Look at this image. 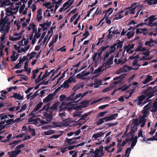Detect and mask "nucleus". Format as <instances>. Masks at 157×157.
<instances>
[{"label": "nucleus", "mask_w": 157, "mask_h": 157, "mask_svg": "<svg viewBox=\"0 0 157 157\" xmlns=\"http://www.w3.org/2000/svg\"><path fill=\"white\" fill-rule=\"evenodd\" d=\"M21 4L20 3H15L11 5L10 8H7L6 10V14L3 20H0V32H2L3 30L6 32H8L10 28V25L7 24L9 19L10 18H15L13 15L16 14L18 11L19 6Z\"/></svg>", "instance_id": "nucleus-1"}, {"label": "nucleus", "mask_w": 157, "mask_h": 157, "mask_svg": "<svg viewBox=\"0 0 157 157\" xmlns=\"http://www.w3.org/2000/svg\"><path fill=\"white\" fill-rule=\"evenodd\" d=\"M28 44V40L23 39L19 42L17 45H15L14 48L18 53H25L29 48L30 45Z\"/></svg>", "instance_id": "nucleus-2"}, {"label": "nucleus", "mask_w": 157, "mask_h": 157, "mask_svg": "<svg viewBox=\"0 0 157 157\" xmlns=\"http://www.w3.org/2000/svg\"><path fill=\"white\" fill-rule=\"evenodd\" d=\"M59 100L62 102L61 105L60 106L59 112L64 109H67L70 110L73 109L72 103L69 101L68 97L64 95H61L59 96Z\"/></svg>", "instance_id": "nucleus-3"}, {"label": "nucleus", "mask_w": 157, "mask_h": 157, "mask_svg": "<svg viewBox=\"0 0 157 157\" xmlns=\"http://www.w3.org/2000/svg\"><path fill=\"white\" fill-rule=\"evenodd\" d=\"M143 6L141 5L138 6L136 2H135L131 4L130 6L125 9V10L129 9V13L132 14H135V12H137L136 13V15L134 16V18L137 17L139 14V12L140 11Z\"/></svg>", "instance_id": "nucleus-4"}, {"label": "nucleus", "mask_w": 157, "mask_h": 157, "mask_svg": "<svg viewBox=\"0 0 157 157\" xmlns=\"http://www.w3.org/2000/svg\"><path fill=\"white\" fill-rule=\"evenodd\" d=\"M137 130V127L131 126V130L128 134V136H130V137H131V140H132V143L131 146V147H130L131 148V150L132 149H133V147L136 145L137 142V136L134 137V135H133V133L136 132Z\"/></svg>", "instance_id": "nucleus-5"}, {"label": "nucleus", "mask_w": 157, "mask_h": 157, "mask_svg": "<svg viewBox=\"0 0 157 157\" xmlns=\"http://www.w3.org/2000/svg\"><path fill=\"white\" fill-rule=\"evenodd\" d=\"M156 102H155L153 105H152V103H149L146 105L143 110V113H144V115H148L149 111H151L153 112H155L157 109V103Z\"/></svg>", "instance_id": "nucleus-6"}, {"label": "nucleus", "mask_w": 157, "mask_h": 157, "mask_svg": "<svg viewBox=\"0 0 157 157\" xmlns=\"http://www.w3.org/2000/svg\"><path fill=\"white\" fill-rule=\"evenodd\" d=\"M149 90V89H146L143 92V94H143L139 97L138 99L136 101L138 105H141L143 102L142 101L144 99H149L153 96V93L150 92Z\"/></svg>", "instance_id": "nucleus-7"}, {"label": "nucleus", "mask_w": 157, "mask_h": 157, "mask_svg": "<svg viewBox=\"0 0 157 157\" xmlns=\"http://www.w3.org/2000/svg\"><path fill=\"white\" fill-rule=\"evenodd\" d=\"M156 19V18L155 17V16H152L145 20V23L144 24L142 23L140 24L137 25L136 27L137 28L140 26H142L144 24H146L147 25H149L150 26L156 25V26L157 27V24L155 22V20ZM156 29L157 33V28H156Z\"/></svg>", "instance_id": "nucleus-8"}, {"label": "nucleus", "mask_w": 157, "mask_h": 157, "mask_svg": "<svg viewBox=\"0 0 157 157\" xmlns=\"http://www.w3.org/2000/svg\"><path fill=\"white\" fill-rule=\"evenodd\" d=\"M104 147L100 146L99 148L96 149L93 152V157H102L105 154L104 151L103 150Z\"/></svg>", "instance_id": "nucleus-9"}, {"label": "nucleus", "mask_w": 157, "mask_h": 157, "mask_svg": "<svg viewBox=\"0 0 157 157\" xmlns=\"http://www.w3.org/2000/svg\"><path fill=\"white\" fill-rule=\"evenodd\" d=\"M45 119L46 121L45 120H41L39 118H36L35 119V123L37 122V123H40L42 124H47L49 121H51L52 118V117L51 115H47L45 116V118H44Z\"/></svg>", "instance_id": "nucleus-10"}, {"label": "nucleus", "mask_w": 157, "mask_h": 157, "mask_svg": "<svg viewBox=\"0 0 157 157\" xmlns=\"http://www.w3.org/2000/svg\"><path fill=\"white\" fill-rule=\"evenodd\" d=\"M123 56L121 53V50L120 49L118 53L116 56V58L114 60V62L117 64H123L125 62V61L121 59Z\"/></svg>", "instance_id": "nucleus-11"}, {"label": "nucleus", "mask_w": 157, "mask_h": 157, "mask_svg": "<svg viewBox=\"0 0 157 157\" xmlns=\"http://www.w3.org/2000/svg\"><path fill=\"white\" fill-rule=\"evenodd\" d=\"M149 55V52H146L142 53L139 54L136 56V58H138L140 60H144L147 59H150L154 57L153 56L150 58H147V57Z\"/></svg>", "instance_id": "nucleus-12"}, {"label": "nucleus", "mask_w": 157, "mask_h": 157, "mask_svg": "<svg viewBox=\"0 0 157 157\" xmlns=\"http://www.w3.org/2000/svg\"><path fill=\"white\" fill-rule=\"evenodd\" d=\"M14 123V121L13 119H10L7 120H5L4 121L0 122V127H2L0 129V131L5 127H7V126L9 124Z\"/></svg>", "instance_id": "nucleus-13"}, {"label": "nucleus", "mask_w": 157, "mask_h": 157, "mask_svg": "<svg viewBox=\"0 0 157 157\" xmlns=\"http://www.w3.org/2000/svg\"><path fill=\"white\" fill-rule=\"evenodd\" d=\"M8 32H6L5 30H3L2 32L3 33L2 36L0 38L1 41L0 42V56H2V50L4 47V46L3 45V40L5 39V36L6 34Z\"/></svg>", "instance_id": "nucleus-14"}, {"label": "nucleus", "mask_w": 157, "mask_h": 157, "mask_svg": "<svg viewBox=\"0 0 157 157\" xmlns=\"http://www.w3.org/2000/svg\"><path fill=\"white\" fill-rule=\"evenodd\" d=\"M42 103L40 102L38 104L36 105L35 108L31 112V115H33V117L39 116H40V115H39V114L41 112L38 113L39 111L37 113H36V112L42 106Z\"/></svg>", "instance_id": "nucleus-15"}, {"label": "nucleus", "mask_w": 157, "mask_h": 157, "mask_svg": "<svg viewBox=\"0 0 157 157\" xmlns=\"http://www.w3.org/2000/svg\"><path fill=\"white\" fill-rule=\"evenodd\" d=\"M134 45L132 44H129L128 46H125L124 47V50L123 51H122L121 50L122 56L124 55L125 51H126V53H129V54L132 53L133 52V51L131 50L130 52H129L134 48Z\"/></svg>", "instance_id": "nucleus-16"}, {"label": "nucleus", "mask_w": 157, "mask_h": 157, "mask_svg": "<svg viewBox=\"0 0 157 157\" xmlns=\"http://www.w3.org/2000/svg\"><path fill=\"white\" fill-rule=\"evenodd\" d=\"M124 12V10H121L117 14L114 15L113 17V21L118 20L124 17V15L122 14Z\"/></svg>", "instance_id": "nucleus-17"}, {"label": "nucleus", "mask_w": 157, "mask_h": 157, "mask_svg": "<svg viewBox=\"0 0 157 157\" xmlns=\"http://www.w3.org/2000/svg\"><path fill=\"white\" fill-rule=\"evenodd\" d=\"M143 115L142 116L140 117L139 122V124H141V128L143 127L145 125L147 120L145 118L147 115H144V113H143Z\"/></svg>", "instance_id": "nucleus-18"}, {"label": "nucleus", "mask_w": 157, "mask_h": 157, "mask_svg": "<svg viewBox=\"0 0 157 157\" xmlns=\"http://www.w3.org/2000/svg\"><path fill=\"white\" fill-rule=\"evenodd\" d=\"M113 63V57H112L108 59L106 62L102 64L106 69L108 67H111Z\"/></svg>", "instance_id": "nucleus-19"}, {"label": "nucleus", "mask_w": 157, "mask_h": 157, "mask_svg": "<svg viewBox=\"0 0 157 157\" xmlns=\"http://www.w3.org/2000/svg\"><path fill=\"white\" fill-rule=\"evenodd\" d=\"M121 82L120 80H119L118 81H116L114 82L113 83L111 84L108 87L104 89L102 91L103 92H106L109 90H112V89L114 87L115 85Z\"/></svg>", "instance_id": "nucleus-20"}, {"label": "nucleus", "mask_w": 157, "mask_h": 157, "mask_svg": "<svg viewBox=\"0 0 157 157\" xmlns=\"http://www.w3.org/2000/svg\"><path fill=\"white\" fill-rule=\"evenodd\" d=\"M105 132H101L94 134L92 136V138L95 140H98L100 138L104 135Z\"/></svg>", "instance_id": "nucleus-21"}, {"label": "nucleus", "mask_w": 157, "mask_h": 157, "mask_svg": "<svg viewBox=\"0 0 157 157\" xmlns=\"http://www.w3.org/2000/svg\"><path fill=\"white\" fill-rule=\"evenodd\" d=\"M100 56L98 55L97 52H96L94 54V56L92 57V59L94 63H95V65L94 66L95 67L97 66V64L100 61Z\"/></svg>", "instance_id": "nucleus-22"}, {"label": "nucleus", "mask_w": 157, "mask_h": 157, "mask_svg": "<svg viewBox=\"0 0 157 157\" xmlns=\"http://www.w3.org/2000/svg\"><path fill=\"white\" fill-rule=\"evenodd\" d=\"M106 69L104 67V66L102 65L101 67H99L97 69H96L94 72V74H98L97 75H95V77H97L99 75L101 74L102 72Z\"/></svg>", "instance_id": "nucleus-23"}, {"label": "nucleus", "mask_w": 157, "mask_h": 157, "mask_svg": "<svg viewBox=\"0 0 157 157\" xmlns=\"http://www.w3.org/2000/svg\"><path fill=\"white\" fill-rule=\"evenodd\" d=\"M75 93H72L70 96L68 97L69 101H72L71 102L72 103V106H73V105H74L73 103H77L79 101V100L76 101L75 96Z\"/></svg>", "instance_id": "nucleus-24"}, {"label": "nucleus", "mask_w": 157, "mask_h": 157, "mask_svg": "<svg viewBox=\"0 0 157 157\" xmlns=\"http://www.w3.org/2000/svg\"><path fill=\"white\" fill-rule=\"evenodd\" d=\"M58 71V69H57L56 71L55 72H54L55 71V70L54 69H53L52 70H51L50 71L48 72L47 70H46L45 71V74L43 75L42 77V79H44L46 78L47 77H48V76H49L51 73H53L52 75V76H53L54 75V74H55V73L56 72H57Z\"/></svg>", "instance_id": "nucleus-25"}, {"label": "nucleus", "mask_w": 157, "mask_h": 157, "mask_svg": "<svg viewBox=\"0 0 157 157\" xmlns=\"http://www.w3.org/2000/svg\"><path fill=\"white\" fill-rule=\"evenodd\" d=\"M21 152V150H19L8 151V155L10 156L9 157H15L17 154Z\"/></svg>", "instance_id": "nucleus-26"}, {"label": "nucleus", "mask_w": 157, "mask_h": 157, "mask_svg": "<svg viewBox=\"0 0 157 157\" xmlns=\"http://www.w3.org/2000/svg\"><path fill=\"white\" fill-rule=\"evenodd\" d=\"M42 14V10L40 8L39 9L37 10L36 13V20L37 21H39L42 20L43 17Z\"/></svg>", "instance_id": "nucleus-27"}, {"label": "nucleus", "mask_w": 157, "mask_h": 157, "mask_svg": "<svg viewBox=\"0 0 157 157\" xmlns=\"http://www.w3.org/2000/svg\"><path fill=\"white\" fill-rule=\"evenodd\" d=\"M74 120H72L71 118H67L63 120L62 121L63 124V126H68L71 123L74 122Z\"/></svg>", "instance_id": "nucleus-28"}, {"label": "nucleus", "mask_w": 157, "mask_h": 157, "mask_svg": "<svg viewBox=\"0 0 157 157\" xmlns=\"http://www.w3.org/2000/svg\"><path fill=\"white\" fill-rule=\"evenodd\" d=\"M58 8L57 6H56V5L53 2L48 7V9L50 10L51 14H53L56 12Z\"/></svg>", "instance_id": "nucleus-29"}, {"label": "nucleus", "mask_w": 157, "mask_h": 157, "mask_svg": "<svg viewBox=\"0 0 157 157\" xmlns=\"http://www.w3.org/2000/svg\"><path fill=\"white\" fill-rule=\"evenodd\" d=\"M132 67H129L128 65H125L120 68L119 71L120 73H123L130 71Z\"/></svg>", "instance_id": "nucleus-30"}, {"label": "nucleus", "mask_w": 157, "mask_h": 157, "mask_svg": "<svg viewBox=\"0 0 157 157\" xmlns=\"http://www.w3.org/2000/svg\"><path fill=\"white\" fill-rule=\"evenodd\" d=\"M20 3L21 5L19 6H20L19 9V13L25 15L26 14L27 12V9L25 7V4H23L22 6H21V2H19Z\"/></svg>", "instance_id": "nucleus-31"}, {"label": "nucleus", "mask_w": 157, "mask_h": 157, "mask_svg": "<svg viewBox=\"0 0 157 157\" xmlns=\"http://www.w3.org/2000/svg\"><path fill=\"white\" fill-rule=\"evenodd\" d=\"M51 24V23L47 22L43 24H40L39 26L41 27L44 31H45L47 30L48 28L50 27Z\"/></svg>", "instance_id": "nucleus-32"}, {"label": "nucleus", "mask_w": 157, "mask_h": 157, "mask_svg": "<svg viewBox=\"0 0 157 157\" xmlns=\"http://www.w3.org/2000/svg\"><path fill=\"white\" fill-rule=\"evenodd\" d=\"M44 66L42 68H37L36 70H33L32 71V75L31 76V78L32 79H35L36 77L37 74L39 72L40 70H43L45 67Z\"/></svg>", "instance_id": "nucleus-33"}, {"label": "nucleus", "mask_w": 157, "mask_h": 157, "mask_svg": "<svg viewBox=\"0 0 157 157\" xmlns=\"http://www.w3.org/2000/svg\"><path fill=\"white\" fill-rule=\"evenodd\" d=\"M27 29L28 30L30 31L32 30L33 33L37 30V28L36 27V25L33 23H30L28 26L27 27Z\"/></svg>", "instance_id": "nucleus-34"}, {"label": "nucleus", "mask_w": 157, "mask_h": 157, "mask_svg": "<svg viewBox=\"0 0 157 157\" xmlns=\"http://www.w3.org/2000/svg\"><path fill=\"white\" fill-rule=\"evenodd\" d=\"M147 29L144 28L142 29H137L136 32L137 33H143L144 35H146L147 33Z\"/></svg>", "instance_id": "nucleus-35"}, {"label": "nucleus", "mask_w": 157, "mask_h": 157, "mask_svg": "<svg viewBox=\"0 0 157 157\" xmlns=\"http://www.w3.org/2000/svg\"><path fill=\"white\" fill-rule=\"evenodd\" d=\"M157 44V41L152 39H150L149 41H146L145 43V44L146 45L150 46L154 45Z\"/></svg>", "instance_id": "nucleus-36"}, {"label": "nucleus", "mask_w": 157, "mask_h": 157, "mask_svg": "<svg viewBox=\"0 0 157 157\" xmlns=\"http://www.w3.org/2000/svg\"><path fill=\"white\" fill-rule=\"evenodd\" d=\"M45 43L44 41L42 40V39H40L37 43L38 44L37 45L40 47L41 49H44L45 48L46 44H47L46 43L45 44Z\"/></svg>", "instance_id": "nucleus-37"}, {"label": "nucleus", "mask_w": 157, "mask_h": 157, "mask_svg": "<svg viewBox=\"0 0 157 157\" xmlns=\"http://www.w3.org/2000/svg\"><path fill=\"white\" fill-rule=\"evenodd\" d=\"M138 62V60L136 59L133 60L132 63L133 67H132V69L136 70L140 66V65L137 63Z\"/></svg>", "instance_id": "nucleus-38"}, {"label": "nucleus", "mask_w": 157, "mask_h": 157, "mask_svg": "<svg viewBox=\"0 0 157 157\" xmlns=\"http://www.w3.org/2000/svg\"><path fill=\"white\" fill-rule=\"evenodd\" d=\"M113 11V9L111 8H110L108 10L104 11L103 13H105L104 17H105L106 16L108 17L112 13Z\"/></svg>", "instance_id": "nucleus-39"}, {"label": "nucleus", "mask_w": 157, "mask_h": 157, "mask_svg": "<svg viewBox=\"0 0 157 157\" xmlns=\"http://www.w3.org/2000/svg\"><path fill=\"white\" fill-rule=\"evenodd\" d=\"M103 99H104L105 100H109L110 99V98L108 97H106L103 98H100L97 100H95L91 103V104L92 105L98 102L102 101Z\"/></svg>", "instance_id": "nucleus-40"}, {"label": "nucleus", "mask_w": 157, "mask_h": 157, "mask_svg": "<svg viewBox=\"0 0 157 157\" xmlns=\"http://www.w3.org/2000/svg\"><path fill=\"white\" fill-rule=\"evenodd\" d=\"M54 95L52 94H50L43 100L44 102H48L53 98Z\"/></svg>", "instance_id": "nucleus-41"}, {"label": "nucleus", "mask_w": 157, "mask_h": 157, "mask_svg": "<svg viewBox=\"0 0 157 157\" xmlns=\"http://www.w3.org/2000/svg\"><path fill=\"white\" fill-rule=\"evenodd\" d=\"M94 88H97L101 85L102 80L99 79H95L94 81Z\"/></svg>", "instance_id": "nucleus-42"}, {"label": "nucleus", "mask_w": 157, "mask_h": 157, "mask_svg": "<svg viewBox=\"0 0 157 157\" xmlns=\"http://www.w3.org/2000/svg\"><path fill=\"white\" fill-rule=\"evenodd\" d=\"M37 54L36 52L34 51L28 54L27 55V59H31L33 57L36 56Z\"/></svg>", "instance_id": "nucleus-43"}, {"label": "nucleus", "mask_w": 157, "mask_h": 157, "mask_svg": "<svg viewBox=\"0 0 157 157\" xmlns=\"http://www.w3.org/2000/svg\"><path fill=\"white\" fill-rule=\"evenodd\" d=\"M19 55L15 52H13V54L11 56L10 58L12 61L15 62L18 58Z\"/></svg>", "instance_id": "nucleus-44"}, {"label": "nucleus", "mask_w": 157, "mask_h": 157, "mask_svg": "<svg viewBox=\"0 0 157 157\" xmlns=\"http://www.w3.org/2000/svg\"><path fill=\"white\" fill-rule=\"evenodd\" d=\"M55 29V27H51L49 30H48L47 34L49 36L48 41H47L46 44L48 43L49 40L50 39L51 37L53 35V30Z\"/></svg>", "instance_id": "nucleus-45"}, {"label": "nucleus", "mask_w": 157, "mask_h": 157, "mask_svg": "<svg viewBox=\"0 0 157 157\" xmlns=\"http://www.w3.org/2000/svg\"><path fill=\"white\" fill-rule=\"evenodd\" d=\"M65 141L67 142V143L70 145L74 144L76 142V141L74 140V139H73V138L71 139L66 138L65 139Z\"/></svg>", "instance_id": "nucleus-46"}, {"label": "nucleus", "mask_w": 157, "mask_h": 157, "mask_svg": "<svg viewBox=\"0 0 157 157\" xmlns=\"http://www.w3.org/2000/svg\"><path fill=\"white\" fill-rule=\"evenodd\" d=\"M12 97L19 100H21L23 99V97L21 95L20 93H14Z\"/></svg>", "instance_id": "nucleus-47"}, {"label": "nucleus", "mask_w": 157, "mask_h": 157, "mask_svg": "<svg viewBox=\"0 0 157 157\" xmlns=\"http://www.w3.org/2000/svg\"><path fill=\"white\" fill-rule=\"evenodd\" d=\"M152 77L151 76L148 75L147 76L145 79L143 81L142 83L144 84L148 83L149 81L152 80Z\"/></svg>", "instance_id": "nucleus-48"}, {"label": "nucleus", "mask_w": 157, "mask_h": 157, "mask_svg": "<svg viewBox=\"0 0 157 157\" xmlns=\"http://www.w3.org/2000/svg\"><path fill=\"white\" fill-rule=\"evenodd\" d=\"M115 144L116 143L114 142H113L111 144H109V145L105 147L104 149L105 150L109 152V149L111 147H113Z\"/></svg>", "instance_id": "nucleus-49"}, {"label": "nucleus", "mask_w": 157, "mask_h": 157, "mask_svg": "<svg viewBox=\"0 0 157 157\" xmlns=\"http://www.w3.org/2000/svg\"><path fill=\"white\" fill-rule=\"evenodd\" d=\"M75 0H69L67 2H65L64 4L66 6V8L68 9L69 8L72 4L73 3Z\"/></svg>", "instance_id": "nucleus-50"}, {"label": "nucleus", "mask_w": 157, "mask_h": 157, "mask_svg": "<svg viewBox=\"0 0 157 157\" xmlns=\"http://www.w3.org/2000/svg\"><path fill=\"white\" fill-rule=\"evenodd\" d=\"M11 5V4L9 0H5L1 3L0 7H2L5 6H9Z\"/></svg>", "instance_id": "nucleus-51"}, {"label": "nucleus", "mask_w": 157, "mask_h": 157, "mask_svg": "<svg viewBox=\"0 0 157 157\" xmlns=\"http://www.w3.org/2000/svg\"><path fill=\"white\" fill-rule=\"evenodd\" d=\"M17 76H19L21 79L19 80L20 81H22L24 80L25 81H27L28 79L27 76L24 75L20 74L17 75Z\"/></svg>", "instance_id": "nucleus-52"}, {"label": "nucleus", "mask_w": 157, "mask_h": 157, "mask_svg": "<svg viewBox=\"0 0 157 157\" xmlns=\"http://www.w3.org/2000/svg\"><path fill=\"white\" fill-rule=\"evenodd\" d=\"M57 39L58 35L56 37H52V41L48 44L49 47H51V46H53V44L56 42Z\"/></svg>", "instance_id": "nucleus-53"}, {"label": "nucleus", "mask_w": 157, "mask_h": 157, "mask_svg": "<svg viewBox=\"0 0 157 157\" xmlns=\"http://www.w3.org/2000/svg\"><path fill=\"white\" fill-rule=\"evenodd\" d=\"M30 18L27 19L25 21L22 23V25L23 29H24V28L27 27V25L29 24L30 21Z\"/></svg>", "instance_id": "nucleus-54"}, {"label": "nucleus", "mask_w": 157, "mask_h": 157, "mask_svg": "<svg viewBox=\"0 0 157 157\" xmlns=\"http://www.w3.org/2000/svg\"><path fill=\"white\" fill-rule=\"evenodd\" d=\"M49 104L48 103L46 104L45 106L43 107L42 109H40L38 113L41 112L43 111H44L45 112L48 111L49 108Z\"/></svg>", "instance_id": "nucleus-55"}, {"label": "nucleus", "mask_w": 157, "mask_h": 157, "mask_svg": "<svg viewBox=\"0 0 157 157\" xmlns=\"http://www.w3.org/2000/svg\"><path fill=\"white\" fill-rule=\"evenodd\" d=\"M146 48L143 47L141 45H139L135 50L136 52L140 51L143 52L145 50Z\"/></svg>", "instance_id": "nucleus-56"}, {"label": "nucleus", "mask_w": 157, "mask_h": 157, "mask_svg": "<svg viewBox=\"0 0 157 157\" xmlns=\"http://www.w3.org/2000/svg\"><path fill=\"white\" fill-rule=\"evenodd\" d=\"M55 133L54 130L52 129H50L48 131H44V134L46 135H49Z\"/></svg>", "instance_id": "nucleus-57"}, {"label": "nucleus", "mask_w": 157, "mask_h": 157, "mask_svg": "<svg viewBox=\"0 0 157 157\" xmlns=\"http://www.w3.org/2000/svg\"><path fill=\"white\" fill-rule=\"evenodd\" d=\"M50 12V11L48 10H47L45 11L44 12V16L45 17H49L52 16Z\"/></svg>", "instance_id": "nucleus-58"}, {"label": "nucleus", "mask_w": 157, "mask_h": 157, "mask_svg": "<svg viewBox=\"0 0 157 157\" xmlns=\"http://www.w3.org/2000/svg\"><path fill=\"white\" fill-rule=\"evenodd\" d=\"M14 34L13 36H9L10 40L11 41H16L20 40L21 39V37L19 36L17 37H15Z\"/></svg>", "instance_id": "nucleus-59"}, {"label": "nucleus", "mask_w": 157, "mask_h": 157, "mask_svg": "<svg viewBox=\"0 0 157 157\" xmlns=\"http://www.w3.org/2000/svg\"><path fill=\"white\" fill-rule=\"evenodd\" d=\"M132 123L131 125L132 126L136 127L139 124V123L138 122V119H133L132 120Z\"/></svg>", "instance_id": "nucleus-60"}, {"label": "nucleus", "mask_w": 157, "mask_h": 157, "mask_svg": "<svg viewBox=\"0 0 157 157\" xmlns=\"http://www.w3.org/2000/svg\"><path fill=\"white\" fill-rule=\"evenodd\" d=\"M53 124L55 127H62L63 126L62 122H54Z\"/></svg>", "instance_id": "nucleus-61"}, {"label": "nucleus", "mask_w": 157, "mask_h": 157, "mask_svg": "<svg viewBox=\"0 0 157 157\" xmlns=\"http://www.w3.org/2000/svg\"><path fill=\"white\" fill-rule=\"evenodd\" d=\"M20 108V106L13 107L10 108L8 110L10 111H16L18 110Z\"/></svg>", "instance_id": "nucleus-62"}, {"label": "nucleus", "mask_w": 157, "mask_h": 157, "mask_svg": "<svg viewBox=\"0 0 157 157\" xmlns=\"http://www.w3.org/2000/svg\"><path fill=\"white\" fill-rule=\"evenodd\" d=\"M81 87H82V85L80 84H78L73 87V90L75 92L80 89Z\"/></svg>", "instance_id": "nucleus-63"}, {"label": "nucleus", "mask_w": 157, "mask_h": 157, "mask_svg": "<svg viewBox=\"0 0 157 157\" xmlns=\"http://www.w3.org/2000/svg\"><path fill=\"white\" fill-rule=\"evenodd\" d=\"M146 2L147 4L150 5L157 3V0H146Z\"/></svg>", "instance_id": "nucleus-64"}]
</instances>
